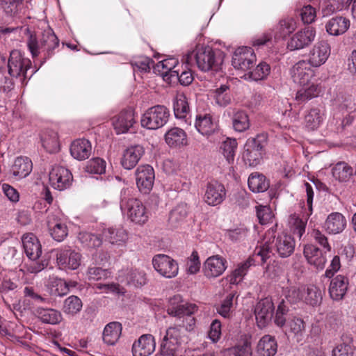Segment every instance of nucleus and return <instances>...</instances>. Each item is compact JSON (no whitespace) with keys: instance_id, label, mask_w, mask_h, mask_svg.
Returning <instances> with one entry per match:
<instances>
[{"instance_id":"1","label":"nucleus","mask_w":356,"mask_h":356,"mask_svg":"<svg viewBox=\"0 0 356 356\" xmlns=\"http://www.w3.org/2000/svg\"><path fill=\"white\" fill-rule=\"evenodd\" d=\"M194 56L197 67L203 71H218L223 63L225 54L218 49H213L209 46L197 45L194 51L189 53L186 62Z\"/></svg>"},{"instance_id":"2","label":"nucleus","mask_w":356,"mask_h":356,"mask_svg":"<svg viewBox=\"0 0 356 356\" xmlns=\"http://www.w3.org/2000/svg\"><path fill=\"white\" fill-rule=\"evenodd\" d=\"M120 209L128 219L138 225H143L149 219V213L146 207L138 199L122 197Z\"/></svg>"},{"instance_id":"3","label":"nucleus","mask_w":356,"mask_h":356,"mask_svg":"<svg viewBox=\"0 0 356 356\" xmlns=\"http://www.w3.org/2000/svg\"><path fill=\"white\" fill-rule=\"evenodd\" d=\"M169 109L163 105H156L147 108L140 118V124L143 128L156 130L163 127L168 121Z\"/></svg>"},{"instance_id":"4","label":"nucleus","mask_w":356,"mask_h":356,"mask_svg":"<svg viewBox=\"0 0 356 356\" xmlns=\"http://www.w3.org/2000/svg\"><path fill=\"white\" fill-rule=\"evenodd\" d=\"M264 142L261 137L248 138L244 146L243 159L250 167H255L261 163L264 154Z\"/></svg>"},{"instance_id":"5","label":"nucleus","mask_w":356,"mask_h":356,"mask_svg":"<svg viewBox=\"0 0 356 356\" xmlns=\"http://www.w3.org/2000/svg\"><path fill=\"white\" fill-rule=\"evenodd\" d=\"M290 75L293 81L299 86L314 82L315 72L311 65L305 60H299L291 67Z\"/></svg>"},{"instance_id":"6","label":"nucleus","mask_w":356,"mask_h":356,"mask_svg":"<svg viewBox=\"0 0 356 356\" xmlns=\"http://www.w3.org/2000/svg\"><path fill=\"white\" fill-rule=\"evenodd\" d=\"M31 65V60L25 58L19 51L13 50L8 60V71L11 76L25 78Z\"/></svg>"},{"instance_id":"7","label":"nucleus","mask_w":356,"mask_h":356,"mask_svg":"<svg viewBox=\"0 0 356 356\" xmlns=\"http://www.w3.org/2000/svg\"><path fill=\"white\" fill-rule=\"evenodd\" d=\"M152 264L155 270L165 278H172L177 275V262L166 254H157L153 257Z\"/></svg>"},{"instance_id":"8","label":"nucleus","mask_w":356,"mask_h":356,"mask_svg":"<svg viewBox=\"0 0 356 356\" xmlns=\"http://www.w3.org/2000/svg\"><path fill=\"white\" fill-rule=\"evenodd\" d=\"M135 177L137 187L144 193H149L153 188L155 179L154 168L148 165H140L135 171Z\"/></svg>"},{"instance_id":"9","label":"nucleus","mask_w":356,"mask_h":356,"mask_svg":"<svg viewBox=\"0 0 356 356\" xmlns=\"http://www.w3.org/2000/svg\"><path fill=\"white\" fill-rule=\"evenodd\" d=\"M81 255L70 247L57 250L56 262L60 268L76 270L81 264Z\"/></svg>"},{"instance_id":"10","label":"nucleus","mask_w":356,"mask_h":356,"mask_svg":"<svg viewBox=\"0 0 356 356\" xmlns=\"http://www.w3.org/2000/svg\"><path fill=\"white\" fill-rule=\"evenodd\" d=\"M256 61V55L251 47H241L236 49L232 56V65L235 69L246 71Z\"/></svg>"},{"instance_id":"11","label":"nucleus","mask_w":356,"mask_h":356,"mask_svg":"<svg viewBox=\"0 0 356 356\" xmlns=\"http://www.w3.org/2000/svg\"><path fill=\"white\" fill-rule=\"evenodd\" d=\"M136 123L135 111L131 107L121 111L112 119V124L117 134L127 133Z\"/></svg>"},{"instance_id":"12","label":"nucleus","mask_w":356,"mask_h":356,"mask_svg":"<svg viewBox=\"0 0 356 356\" xmlns=\"http://www.w3.org/2000/svg\"><path fill=\"white\" fill-rule=\"evenodd\" d=\"M49 180L54 188L63 191L71 185L72 175L68 169L63 166L55 165L49 172Z\"/></svg>"},{"instance_id":"13","label":"nucleus","mask_w":356,"mask_h":356,"mask_svg":"<svg viewBox=\"0 0 356 356\" xmlns=\"http://www.w3.org/2000/svg\"><path fill=\"white\" fill-rule=\"evenodd\" d=\"M316 30L307 26L296 32L288 42L287 47L291 51L302 49L309 46L315 39Z\"/></svg>"},{"instance_id":"14","label":"nucleus","mask_w":356,"mask_h":356,"mask_svg":"<svg viewBox=\"0 0 356 356\" xmlns=\"http://www.w3.org/2000/svg\"><path fill=\"white\" fill-rule=\"evenodd\" d=\"M274 305L270 298L260 300L254 308V314L257 325L264 327L271 321L274 311Z\"/></svg>"},{"instance_id":"15","label":"nucleus","mask_w":356,"mask_h":356,"mask_svg":"<svg viewBox=\"0 0 356 356\" xmlns=\"http://www.w3.org/2000/svg\"><path fill=\"white\" fill-rule=\"evenodd\" d=\"M330 52V47L326 41L318 42L309 51L307 61L312 67H320L327 61Z\"/></svg>"},{"instance_id":"16","label":"nucleus","mask_w":356,"mask_h":356,"mask_svg":"<svg viewBox=\"0 0 356 356\" xmlns=\"http://www.w3.org/2000/svg\"><path fill=\"white\" fill-rule=\"evenodd\" d=\"M185 333L181 325L168 327L163 337L161 346L177 351L179 346L184 341Z\"/></svg>"},{"instance_id":"17","label":"nucleus","mask_w":356,"mask_h":356,"mask_svg":"<svg viewBox=\"0 0 356 356\" xmlns=\"http://www.w3.org/2000/svg\"><path fill=\"white\" fill-rule=\"evenodd\" d=\"M226 196V191L222 184L214 181L206 186L204 200L210 206H217L221 204Z\"/></svg>"},{"instance_id":"18","label":"nucleus","mask_w":356,"mask_h":356,"mask_svg":"<svg viewBox=\"0 0 356 356\" xmlns=\"http://www.w3.org/2000/svg\"><path fill=\"white\" fill-rule=\"evenodd\" d=\"M47 225L51 237L58 242L63 241L68 234V229L56 213H49L47 218Z\"/></svg>"},{"instance_id":"19","label":"nucleus","mask_w":356,"mask_h":356,"mask_svg":"<svg viewBox=\"0 0 356 356\" xmlns=\"http://www.w3.org/2000/svg\"><path fill=\"white\" fill-rule=\"evenodd\" d=\"M226 260L219 256L208 257L203 264V272L207 278H216L221 275L227 268Z\"/></svg>"},{"instance_id":"20","label":"nucleus","mask_w":356,"mask_h":356,"mask_svg":"<svg viewBox=\"0 0 356 356\" xmlns=\"http://www.w3.org/2000/svg\"><path fill=\"white\" fill-rule=\"evenodd\" d=\"M156 342L152 334L141 335L132 345L133 356H149L155 350Z\"/></svg>"},{"instance_id":"21","label":"nucleus","mask_w":356,"mask_h":356,"mask_svg":"<svg viewBox=\"0 0 356 356\" xmlns=\"http://www.w3.org/2000/svg\"><path fill=\"white\" fill-rule=\"evenodd\" d=\"M195 127L203 136H211L218 129V123L210 113H199L196 115Z\"/></svg>"},{"instance_id":"22","label":"nucleus","mask_w":356,"mask_h":356,"mask_svg":"<svg viewBox=\"0 0 356 356\" xmlns=\"http://www.w3.org/2000/svg\"><path fill=\"white\" fill-rule=\"evenodd\" d=\"M145 153L143 146L136 145L128 147L122 154L121 164L124 169L131 170L139 162Z\"/></svg>"},{"instance_id":"23","label":"nucleus","mask_w":356,"mask_h":356,"mask_svg":"<svg viewBox=\"0 0 356 356\" xmlns=\"http://www.w3.org/2000/svg\"><path fill=\"white\" fill-rule=\"evenodd\" d=\"M303 253L310 265L314 266L317 269L322 270L324 268L327 263L326 251L323 252L316 246L308 244L305 246Z\"/></svg>"},{"instance_id":"24","label":"nucleus","mask_w":356,"mask_h":356,"mask_svg":"<svg viewBox=\"0 0 356 356\" xmlns=\"http://www.w3.org/2000/svg\"><path fill=\"white\" fill-rule=\"evenodd\" d=\"M295 245V240L291 235L282 233L276 237L273 247L280 257L286 258L292 254Z\"/></svg>"},{"instance_id":"25","label":"nucleus","mask_w":356,"mask_h":356,"mask_svg":"<svg viewBox=\"0 0 356 356\" xmlns=\"http://www.w3.org/2000/svg\"><path fill=\"white\" fill-rule=\"evenodd\" d=\"M346 225V219L342 213L332 212L327 216L324 222L323 229L330 234H337L345 229Z\"/></svg>"},{"instance_id":"26","label":"nucleus","mask_w":356,"mask_h":356,"mask_svg":"<svg viewBox=\"0 0 356 356\" xmlns=\"http://www.w3.org/2000/svg\"><path fill=\"white\" fill-rule=\"evenodd\" d=\"M349 282L347 277L338 275L330 282L328 291L330 298L335 301L341 300L345 296Z\"/></svg>"},{"instance_id":"27","label":"nucleus","mask_w":356,"mask_h":356,"mask_svg":"<svg viewBox=\"0 0 356 356\" xmlns=\"http://www.w3.org/2000/svg\"><path fill=\"white\" fill-rule=\"evenodd\" d=\"M24 252L29 259H38L42 254L41 244L35 234L27 233L22 238Z\"/></svg>"},{"instance_id":"28","label":"nucleus","mask_w":356,"mask_h":356,"mask_svg":"<svg viewBox=\"0 0 356 356\" xmlns=\"http://www.w3.org/2000/svg\"><path fill=\"white\" fill-rule=\"evenodd\" d=\"M41 45L43 48L44 58L47 59L54 54L58 47L59 40L50 28L45 29L40 36Z\"/></svg>"},{"instance_id":"29","label":"nucleus","mask_w":356,"mask_h":356,"mask_svg":"<svg viewBox=\"0 0 356 356\" xmlns=\"http://www.w3.org/2000/svg\"><path fill=\"white\" fill-rule=\"evenodd\" d=\"M92 151V145L88 140L81 138L72 142L70 154L76 160L83 161L88 159Z\"/></svg>"},{"instance_id":"30","label":"nucleus","mask_w":356,"mask_h":356,"mask_svg":"<svg viewBox=\"0 0 356 356\" xmlns=\"http://www.w3.org/2000/svg\"><path fill=\"white\" fill-rule=\"evenodd\" d=\"M197 310V306L193 304H179L168 308V314L172 316L181 317L187 316L186 319L189 322V329H193L195 325V319L191 316Z\"/></svg>"},{"instance_id":"31","label":"nucleus","mask_w":356,"mask_h":356,"mask_svg":"<svg viewBox=\"0 0 356 356\" xmlns=\"http://www.w3.org/2000/svg\"><path fill=\"white\" fill-rule=\"evenodd\" d=\"M300 88L297 91L295 100L298 104H305L316 97L321 92L318 85L314 82L305 86H300Z\"/></svg>"},{"instance_id":"32","label":"nucleus","mask_w":356,"mask_h":356,"mask_svg":"<svg viewBox=\"0 0 356 356\" xmlns=\"http://www.w3.org/2000/svg\"><path fill=\"white\" fill-rule=\"evenodd\" d=\"M350 27V20L341 16L330 19L325 25L327 32L332 35L343 34Z\"/></svg>"},{"instance_id":"33","label":"nucleus","mask_w":356,"mask_h":356,"mask_svg":"<svg viewBox=\"0 0 356 356\" xmlns=\"http://www.w3.org/2000/svg\"><path fill=\"white\" fill-rule=\"evenodd\" d=\"M189 105L186 95L182 93H177L173 99V111L176 118L184 120L186 124L188 122L186 117L189 113Z\"/></svg>"},{"instance_id":"34","label":"nucleus","mask_w":356,"mask_h":356,"mask_svg":"<svg viewBox=\"0 0 356 356\" xmlns=\"http://www.w3.org/2000/svg\"><path fill=\"white\" fill-rule=\"evenodd\" d=\"M33 163L26 156L17 157L12 166L13 175L18 179L27 177L32 171Z\"/></svg>"},{"instance_id":"35","label":"nucleus","mask_w":356,"mask_h":356,"mask_svg":"<svg viewBox=\"0 0 356 356\" xmlns=\"http://www.w3.org/2000/svg\"><path fill=\"white\" fill-rule=\"evenodd\" d=\"M165 140L170 147H182L187 145L186 132L178 127H174L168 130L165 134Z\"/></svg>"},{"instance_id":"36","label":"nucleus","mask_w":356,"mask_h":356,"mask_svg":"<svg viewBox=\"0 0 356 356\" xmlns=\"http://www.w3.org/2000/svg\"><path fill=\"white\" fill-rule=\"evenodd\" d=\"M277 350V341L271 335H264L258 342L257 352L261 356H274Z\"/></svg>"},{"instance_id":"37","label":"nucleus","mask_w":356,"mask_h":356,"mask_svg":"<svg viewBox=\"0 0 356 356\" xmlns=\"http://www.w3.org/2000/svg\"><path fill=\"white\" fill-rule=\"evenodd\" d=\"M122 325L119 322L108 323L103 331V341L108 345H114L119 340L122 333Z\"/></svg>"},{"instance_id":"38","label":"nucleus","mask_w":356,"mask_h":356,"mask_svg":"<svg viewBox=\"0 0 356 356\" xmlns=\"http://www.w3.org/2000/svg\"><path fill=\"white\" fill-rule=\"evenodd\" d=\"M210 95L215 104L220 107H226L232 102V95L227 85H221L219 88L210 92Z\"/></svg>"},{"instance_id":"39","label":"nucleus","mask_w":356,"mask_h":356,"mask_svg":"<svg viewBox=\"0 0 356 356\" xmlns=\"http://www.w3.org/2000/svg\"><path fill=\"white\" fill-rule=\"evenodd\" d=\"M118 280L122 283L136 287L141 286L146 283L145 273L138 269L129 270L126 275L122 273L119 275Z\"/></svg>"},{"instance_id":"40","label":"nucleus","mask_w":356,"mask_h":356,"mask_svg":"<svg viewBox=\"0 0 356 356\" xmlns=\"http://www.w3.org/2000/svg\"><path fill=\"white\" fill-rule=\"evenodd\" d=\"M103 235L111 243L121 245L128 238L126 230L122 227H109L104 230Z\"/></svg>"},{"instance_id":"41","label":"nucleus","mask_w":356,"mask_h":356,"mask_svg":"<svg viewBox=\"0 0 356 356\" xmlns=\"http://www.w3.org/2000/svg\"><path fill=\"white\" fill-rule=\"evenodd\" d=\"M67 282L55 276L49 277L47 284L49 293L54 296H63L68 293Z\"/></svg>"},{"instance_id":"42","label":"nucleus","mask_w":356,"mask_h":356,"mask_svg":"<svg viewBox=\"0 0 356 356\" xmlns=\"http://www.w3.org/2000/svg\"><path fill=\"white\" fill-rule=\"evenodd\" d=\"M38 318L43 323L56 325L62 321V314L58 310L51 308L38 307L35 310Z\"/></svg>"},{"instance_id":"43","label":"nucleus","mask_w":356,"mask_h":356,"mask_svg":"<svg viewBox=\"0 0 356 356\" xmlns=\"http://www.w3.org/2000/svg\"><path fill=\"white\" fill-rule=\"evenodd\" d=\"M248 187L253 193H262L269 188L266 177L258 172L252 173L248 181Z\"/></svg>"},{"instance_id":"44","label":"nucleus","mask_w":356,"mask_h":356,"mask_svg":"<svg viewBox=\"0 0 356 356\" xmlns=\"http://www.w3.org/2000/svg\"><path fill=\"white\" fill-rule=\"evenodd\" d=\"M41 141L44 149L49 153H55L59 149V140L58 134L52 130L44 132L41 136Z\"/></svg>"},{"instance_id":"45","label":"nucleus","mask_w":356,"mask_h":356,"mask_svg":"<svg viewBox=\"0 0 356 356\" xmlns=\"http://www.w3.org/2000/svg\"><path fill=\"white\" fill-rule=\"evenodd\" d=\"M324 113L319 108H311L305 116L306 127L309 130L316 129L323 120Z\"/></svg>"},{"instance_id":"46","label":"nucleus","mask_w":356,"mask_h":356,"mask_svg":"<svg viewBox=\"0 0 356 356\" xmlns=\"http://www.w3.org/2000/svg\"><path fill=\"white\" fill-rule=\"evenodd\" d=\"M334 178L340 182L350 181L353 175V168L345 162L337 163L332 169Z\"/></svg>"},{"instance_id":"47","label":"nucleus","mask_w":356,"mask_h":356,"mask_svg":"<svg viewBox=\"0 0 356 356\" xmlns=\"http://www.w3.org/2000/svg\"><path fill=\"white\" fill-rule=\"evenodd\" d=\"M296 29V22L291 17L281 19L275 26V38H285Z\"/></svg>"},{"instance_id":"48","label":"nucleus","mask_w":356,"mask_h":356,"mask_svg":"<svg viewBox=\"0 0 356 356\" xmlns=\"http://www.w3.org/2000/svg\"><path fill=\"white\" fill-rule=\"evenodd\" d=\"M323 295L321 289L314 285H310L305 289V295L303 301L313 307L321 305Z\"/></svg>"},{"instance_id":"49","label":"nucleus","mask_w":356,"mask_h":356,"mask_svg":"<svg viewBox=\"0 0 356 356\" xmlns=\"http://www.w3.org/2000/svg\"><path fill=\"white\" fill-rule=\"evenodd\" d=\"M177 64L178 60L176 58H170L156 63L154 67V70L163 77V80H168L170 78L167 72H169V70L175 69Z\"/></svg>"},{"instance_id":"50","label":"nucleus","mask_w":356,"mask_h":356,"mask_svg":"<svg viewBox=\"0 0 356 356\" xmlns=\"http://www.w3.org/2000/svg\"><path fill=\"white\" fill-rule=\"evenodd\" d=\"M232 124L234 129L238 132L248 129L250 127V121L246 113L241 111L236 112L233 115Z\"/></svg>"},{"instance_id":"51","label":"nucleus","mask_w":356,"mask_h":356,"mask_svg":"<svg viewBox=\"0 0 356 356\" xmlns=\"http://www.w3.org/2000/svg\"><path fill=\"white\" fill-rule=\"evenodd\" d=\"M106 161L99 157L93 158L88 161L86 172L92 175H102L106 172Z\"/></svg>"},{"instance_id":"52","label":"nucleus","mask_w":356,"mask_h":356,"mask_svg":"<svg viewBox=\"0 0 356 356\" xmlns=\"http://www.w3.org/2000/svg\"><path fill=\"white\" fill-rule=\"evenodd\" d=\"M270 72V65L265 63H260L252 71L248 73V78L253 81L264 80L267 78Z\"/></svg>"},{"instance_id":"53","label":"nucleus","mask_w":356,"mask_h":356,"mask_svg":"<svg viewBox=\"0 0 356 356\" xmlns=\"http://www.w3.org/2000/svg\"><path fill=\"white\" fill-rule=\"evenodd\" d=\"M78 238L80 242L88 248L99 247L102 243V240L99 236L90 232H80Z\"/></svg>"},{"instance_id":"54","label":"nucleus","mask_w":356,"mask_h":356,"mask_svg":"<svg viewBox=\"0 0 356 356\" xmlns=\"http://www.w3.org/2000/svg\"><path fill=\"white\" fill-rule=\"evenodd\" d=\"M82 308V302L75 296L68 297L64 302L63 312L67 314L74 315Z\"/></svg>"},{"instance_id":"55","label":"nucleus","mask_w":356,"mask_h":356,"mask_svg":"<svg viewBox=\"0 0 356 356\" xmlns=\"http://www.w3.org/2000/svg\"><path fill=\"white\" fill-rule=\"evenodd\" d=\"M236 147L237 142L236 139L227 138L222 143L220 150L229 163L234 161Z\"/></svg>"},{"instance_id":"56","label":"nucleus","mask_w":356,"mask_h":356,"mask_svg":"<svg viewBox=\"0 0 356 356\" xmlns=\"http://www.w3.org/2000/svg\"><path fill=\"white\" fill-rule=\"evenodd\" d=\"M47 265V263L45 261H37V259H29V261L23 265L19 271L22 272L23 274H37L44 269Z\"/></svg>"},{"instance_id":"57","label":"nucleus","mask_w":356,"mask_h":356,"mask_svg":"<svg viewBox=\"0 0 356 356\" xmlns=\"http://www.w3.org/2000/svg\"><path fill=\"white\" fill-rule=\"evenodd\" d=\"M86 278L90 282L105 280L110 276V272L100 267L90 266L86 271Z\"/></svg>"},{"instance_id":"58","label":"nucleus","mask_w":356,"mask_h":356,"mask_svg":"<svg viewBox=\"0 0 356 356\" xmlns=\"http://www.w3.org/2000/svg\"><path fill=\"white\" fill-rule=\"evenodd\" d=\"M286 327L291 332L294 334L298 341L301 339L305 330V323L302 319L294 317L288 321Z\"/></svg>"},{"instance_id":"59","label":"nucleus","mask_w":356,"mask_h":356,"mask_svg":"<svg viewBox=\"0 0 356 356\" xmlns=\"http://www.w3.org/2000/svg\"><path fill=\"white\" fill-rule=\"evenodd\" d=\"M289 225L293 234H296L300 238L305 232L306 222L303 221L296 214L290 216L289 218Z\"/></svg>"},{"instance_id":"60","label":"nucleus","mask_w":356,"mask_h":356,"mask_svg":"<svg viewBox=\"0 0 356 356\" xmlns=\"http://www.w3.org/2000/svg\"><path fill=\"white\" fill-rule=\"evenodd\" d=\"M26 44L33 58L37 57L41 54H44L40 36L38 37L35 35L30 34L27 39Z\"/></svg>"},{"instance_id":"61","label":"nucleus","mask_w":356,"mask_h":356,"mask_svg":"<svg viewBox=\"0 0 356 356\" xmlns=\"http://www.w3.org/2000/svg\"><path fill=\"white\" fill-rule=\"evenodd\" d=\"M250 265V262L248 261L241 264L230 275V283L232 284H237L241 282L243 277L246 275Z\"/></svg>"},{"instance_id":"62","label":"nucleus","mask_w":356,"mask_h":356,"mask_svg":"<svg viewBox=\"0 0 356 356\" xmlns=\"http://www.w3.org/2000/svg\"><path fill=\"white\" fill-rule=\"evenodd\" d=\"M305 295V288L291 286L286 291L285 297L289 302L295 304L300 300H303Z\"/></svg>"},{"instance_id":"63","label":"nucleus","mask_w":356,"mask_h":356,"mask_svg":"<svg viewBox=\"0 0 356 356\" xmlns=\"http://www.w3.org/2000/svg\"><path fill=\"white\" fill-rule=\"evenodd\" d=\"M257 216L261 225H267L272 222L273 218V212L268 206L257 207Z\"/></svg>"},{"instance_id":"64","label":"nucleus","mask_w":356,"mask_h":356,"mask_svg":"<svg viewBox=\"0 0 356 356\" xmlns=\"http://www.w3.org/2000/svg\"><path fill=\"white\" fill-rule=\"evenodd\" d=\"M187 213L188 209L186 204H179L171 211L169 220L172 223L178 222L186 218Z\"/></svg>"}]
</instances>
